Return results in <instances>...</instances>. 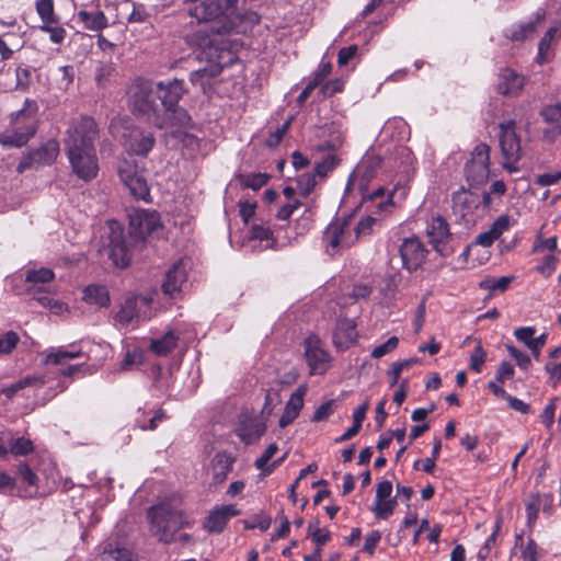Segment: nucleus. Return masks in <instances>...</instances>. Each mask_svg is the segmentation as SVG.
<instances>
[{
  "mask_svg": "<svg viewBox=\"0 0 561 561\" xmlns=\"http://www.w3.org/2000/svg\"><path fill=\"white\" fill-rule=\"evenodd\" d=\"M160 227V217L157 211L135 210L129 215V234H124L122 225L116 220H110L106 225L104 247L108 250V256L114 265L125 268L130 263L131 248L142 243L148 236Z\"/></svg>",
  "mask_w": 561,
  "mask_h": 561,
  "instance_id": "1",
  "label": "nucleus"
},
{
  "mask_svg": "<svg viewBox=\"0 0 561 561\" xmlns=\"http://www.w3.org/2000/svg\"><path fill=\"white\" fill-rule=\"evenodd\" d=\"M98 133L95 121L90 116H81L72 122L65 139V148L72 170L85 182L96 178L99 172L94 148Z\"/></svg>",
  "mask_w": 561,
  "mask_h": 561,
  "instance_id": "2",
  "label": "nucleus"
},
{
  "mask_svg": "<svg viewBox=\"0 0 561 561\" xmlns=\"http://www.w3.org/2000/svg\"><path fill=\"white\" fill-rule=\"evenodd\" d=\"M147 516L151 533L164 543L176 541L179 530L188 525L176 497H168L151 506Z\"/></svg>",
  "mask_w": 561,
  "mask_h": 561,
  "instance_id": "3",
  "label": "nucleus"
},
{
  "mask_svg": "<svg viewBox=\"0 0 561 561\" xmlns=\"http://www.w3.org/2000/svg\"><path fill=\"white\" fill-rule=\"evenodd\" d=\"M238 0H204L188 9V15L198 23H214L211 32L225 34L231 32L240 22L237 13Z\"/></svg>",
  "mask_w": 561,
  "mask_h": 561,
  "instance_id": "4",
  "label": "nucleus"
},
{
  "mask_svg": "<svg viewBox=\"0 0 561 561\" xmlns=\"http://www.w3.org/2000/svg\"><path fill=\"white\" fill-rule=\"evenodd\" d=\"M156 95L154 83L149 80L137 79L128 91V103L133 114L144 118L158 128H164L160 103Z\"/></svg>",
  "mask_w": 561,
  "mask_h": 561,
  "instance_id": "5",
  "label": "nucleus"
},
{
  "mask_svg": "<svg viewBox=\"0 0 561 561\" xmlns=\"http://www.w3.org/2000/svg\"><path fill=\"white\" fill-rule=\"evenodd\" d=\"M37 112L36 102L26 99L24 107L11 114V127L0 134V144L9 148L25 146L37 131Z\"/></svg>",
  "mask_w": 561,
  "mask_h": 561,
  "instance_id": "6",
  "label": "nucleus"
},
{
  "mask_svg": "<svg viewBox=\"0 0 561 561\" xmlns=\"http://www.w3.org/2000/svg\"><path fill=\"white\" fill-rule=\"evenodd\" d=\"M156 95L160 103L164 126L180 125L186 126L191 122L190 115L179 106V102L185 93L182 80L173 79L169 82H158L154 84Z\"/></svg>",
  "mask_w": 561,
  "mask_h": 561,
  "instance_id": "7",
  "label": "nucleus"
},
{
  "mask_svg": "<svg viewBox=\"0 0 561 561\" xmlns=\"http://www.w3.org/2000/svg\"><path fill=\"white\" fill-rule=\"evenodd\" d=\"M500 147L504 158L503 168L514 173L518 171L516 163L522 158L520 138L516 133V122L514 119L504 121L499 124Z\"/></svg>",
  "mask_w": 561,
  "mask_h": 561,
  "instance_id": "8",
  "label": "nucleus"
},
{
  "mask_svg": "<svg viewBox=\"0 0 561 561\" xmlns=\"http://www.w3.org/2000/svg\"><path fill=\"white\" fill-rule=\"evenodd\" d=\"M118 175L129 193L137 199L147 201L150 190L144 172L139 170L135 160H123L118 165Z\"/></svg>",
  "mask_w": 561,
  "mask_h": 561,
  "instance_id": "9",
  "label": "nucleus"
},
{
  "mask_svg": "<svg viewBox=\"0 0 561 561\" xmlns=\"http://www.w3.org/2000/svg\"><path fill=\"white\" fill-rule=\"evenodd\" d=\"M430 244L440 256H449L454 253V234L447 220L440 216L432 217L426 228Z\"/></svg>",
  "mask_w": 561,
  "mask_h": 561,
  "instance_id": "10",
  "label": "nucleus"
},
{
  "mask_svg": "<svg viewBox=\"0 0 561 561\" xmlns=\"http://www.w3.org/2000/svg\"><path fill=\"white\" fill-rule=\"evenodd\" d=\"M490 173V147L480 142L471 153L470 160L465 165V174L470 185L484 183Z\"/></svg>",
  "mask_w": 561,
  "mask_h": 561,
  "instance_id": "11",
  "label": "nucleus"
},
{
  "mask_svg": "<svg viewBox=\"0 0 561 561\" xmlns=\"http://www.w3.org/2000/svg\"><path fill=\"white\" fill-rule=\"evenodd\" d=\"M305 357L311 375H323L330 368L331 356L318 335H309L304 343Z\"/></svg>",
  "mask_w": 561,
  "mask_h": 561,
  "instance_id": "12",
  "label": "nucleus"
},
{
  "mask_svg": "<svg viewBox=\"0 0 561 561\" xmlns=\"http://www.w3.org/2000/svg\"><path fill=\"white\" fill-rule=\"evenodd\" d=\"M59 153V144L56 140H49L37 149L30 151L25 154L18 164V172L38 168L53 163Z\"/></svg>",
  "mask_w": 561,
  "mask_h": 561,
  "instance_id": "13",
  "label": "nucleus"
},
{
  "mask_svg": "<svg viewBox=\"0 0 561 561\" xmlns=\"http://www.w3.org/2000/svg\"><path fill=\"white\" fill-rule=\"evenodd\" d=\"M350 224L351 217L336 218L325 229L323 240L333 251L348 249L354 243L350 231Z\"/></svg>",
  "mask_w": 561,
  "mask_h": 561,
  "instance_id": "14",
  "label": "nucleus"
},
{
  "mask_svg": "<svg viewBox=\"0 0 561 561\" xmlns=\"http://www.w3.org/2000/svg\"><path fill=\"white\" fill-rule=\"evenodd\" d=\"M403 267L414 272L422 266L428 253L425 245L416 237L404 239L399 249Z\"/></svg>",
  "mask_w": 561,
  "mask_h": 561,
  "instance_id": "15",
  "label": "nucleus"
},
{
  "mask_svg": "<svg viewBox=\"0 0 561 561\" xmlns=\"http://www.w3.org/2000/svg\"><path fill=\"white\" fill-rule=\"evenodd\" d=\"M526 77L511 68H502L497 75L496 91L499 94L513 98L519 95L526 84Z\"/></svg>",
  "mask_w": 561,
  "mask_h": 561,
  "instance_id": "16",
  "label": "nucleus"
},
{
  "mask_svg": "<svg viewBox=\"0 0 561 561\" xmlns=\"http://www.w3.org/2000/svg\"><path fill=\"white\" fill-rule=\"evenodd\" d=\"M240 511L233 504L216 506L206 517L203 526L209 533H221L230 518L238 516Z\"/></svg>",
  "mask_w": 561,
  "mask_h": 561,
  "instance_id": "17",
  "label": "nucleus"
},
{
  "mask_svg": "<svg viewBox=\"0 0 561 561\" xmlns=\"http://www.w3.org/2000/svg\"><path fill=\"white\" fill-rule=\"evenodd\" d=\"M156 138L152 133L131 128L125 138V147L131 153L146 157L153 148Z\"/></svg>",
  "mask_w": 561,
  "mask_h": 561,
  "instance_id": "18",
  "label": "nucleus"
},
{
  "mask_svg": "<svg viewBox=\"0 0 561 561\" xmlns=\"http://www.w3.org/2000/svg\"><path fill=\"white\" fill-rule=\"evenodd\" d=\"M187 279L186 265L183 260L175 262L165 273L162 283V291L164 295L174 297L182 289Z\"/></svg>",
  "mask_w": 561,
  "mask_h": 561,
  "instance_id": "19",
  "label": "nucleus"
},
{
  "mask_svg": "<svg viewBox=\"0 0 561 561\" xmlns=\"http://www.w3.org/2000/svg\"><path fill=\"white\" fill-rule=\"evenodd\" d=\"M266 432L264 422L253 417L243 416L237 428V435L247 445L256 443Z\"/></svg>",
  "mask_w": 561,
  "mask_h": 561,
  "instance_id": "20",
  "label": "nucleus"
},
{
  "mask_svg": "<svg viewBox=\"0 0 561 561\" xmlns=\"http://www.w3.org/2000/svg\"><path fill=\"white\" fill-rule=\"evenodd\" d=\"M451 201L454 213L460 215L467 221H469L467 216L472 215L480 203L478 195L466 191L463 187L453 193Z\"/></svg>",
  "mask_w": 561,
  "mask_h": 561,
  "instance_id": "21",
  "label": "nucleus"
},
{
  "mask_svg": "<svg viewBox=\"0 0 561 561\" xmlns=\"http://www.w3.org/2000/svg\"><path fill=\"white\" fill-rule=\"evenodd\" d=\"M357 337L355 323L350 319H340L333 333V343L337 348H348Z\"/></svg>",
  "mask_w": 561,
  "mask_h": 561,
  "instance_id": "22",
  "label": "nucleus"
},
{
  "mask_svg": "<svg viewBox=\"0 0 561 561\" xmlns=\"http://www.w3.org/2000/svg\"><path fill=\"white\" fill-rule=\"evenodd\" d=\"M55 277L53 270L42 267L39 270H30L26 272L25 282L27 294H41L47 291L46 284L50 283Z\"/></svg>",
  "mask_w": 561,
  "mask_h": 561,
  "instance_id": "23",
  "label": "nucleus"
},
{
  "mask_svg": "<svg viewBox=\"0 0 561 561\" xmlns=\"http://www.w3.org/2000/svg\"><path fill=\"white\" fill-rule=\"evenodd\" d=\"M234 461L236 458L226 451L218 453L214 456L211 460L214 484H220L227 479L228 474L232 471Z\"/></svg>",
  "mask_w": 561,
  "mask_h": 561,
  "instance_id": "24",
  "label": "nucleus"
},
{
  "mask_svg": "<svg viewBox=\"0 0 561 561\" xmlns=\"http://www.w3.org/2000/svg\"><path fill=\"white\" fill-rule=\"evenodd\" d=\"M305 393L306 389L299 388L295 393L291 394L289 401L285 407V411L279 419V427L284 428L288 426L299 415V412L304 407Z\"/></svg>",
  "mask_w": 561,
  "mask_h": 561,
  "instance_id": "25",
  "label": "nucleus"
},
{
  "mask_svg": "<svg viewBox=\"0 0 561 561\" xmlns=\"http://www.w3.org/2000/svg\"><path fill=\"white\" fill-rule=\"evenodd\" d=\"M222 67L216 64L209 65L191 73L192 84L199 87L204 93L211 87L213 81L221 73Z\"/></svg>",
  "mask_w": 561,
  "mask_h": 561,
  "instance_id": "26",
  "label": "nucleus"
},
{
  "mask_svg": "<svg viewBox=\"0 0 561 561\" xmlns=\"http://www.w3.org/2000/svg\"><path fill=\"white\" fill-rule=\"evenodd\" d=\"M78 20L83 24L84 28L92 32H102L108 26V21L103 11L89 12L80 10L77 13Z\"/></svg>",
  "mask_w": 561,
  "mask_h": 561,
  "instance_id": "27",
  "label": "nucleus"
},
{
  "mask_svg": "<svg viewBox=\"0 0 561 561\" xmlns=\"http://www.w3.org/2000/svg\"><path fill=\"white\" fill-rule=\"evenodd\" d=\"M141 301L144 305H148V300L145 297H129L122 305L119 311L116 313L115 319L121 324L125 325L133 322L135 319H138V301Z\"/></svg>",
  "mask_w": 561,
  "mask_h": 561,
  "instance_id": "28",
  "label": "nucleus"
},
{
  "mask_svg": "<svg viewBox=\"0 0 561 561\" xmlns=\"http://www.w3.org/2000/svg\"><path fill=\"white\" fill-rule=\"evenodd\" d=\"M546 18V11L540 9L535 13V19L523 23L518 26L517 30L513 31L508 37L512 41H525L529 37H533L534 34L537 32V24L542 22Z\"/></svg>",
  "mask_w": 561,
  "mask_h": 561,
  "instance_id": "29",
  "label": "nucleus"
},
{
  "mask_svg": "<svg viewBox=\"0 0 561 561\" xmlns=\"http://www.w3.org/2000/svg\"><path fill=\"white\" fill-rule=\"evenodd\" d=\"M82 299L98 307H106L111 301L108 290L102 285L87 286L83 290Z\"/></svg>",
  "mask_w": 561,
  "mask_h": 561,
  "instance_id": "30",
  "label": "nucleus"
},
{
  "mask_svg": "<svg viewBox=\"0 0 561 561\" xmlns=\"http://www.w3.org/2000/svg\"><path fill=\"white\" fill-rule=\"evenodd\" d=\"M45 383L44 376H26L11 386L3 388L1 393H3L8 399H12L18 392L27 388V387H41Z\"/></svg>",
  "mask_w": 561,
  "mask_h": 561,
  "instance_id": "31",
  "label": "nucleus"
},
{
  "mask_svg": "<svg viewBox=\"0 0 561 561\" xmlns=\"http://www.w3.org/2000/svg\"><path fill=\"white\" fill-rule=\"evenodd\" d=\"M176 344L178 336L174 332L169 331L160 339L152 340L150 350L159 356H165L176 347Z\"/></svg>",
  "mask_w": 561,
  "mask_h": 561,
  "instance_id": "32",
  "label": "nucleus"
},
{
  "mask_svg": "<svg viewBox=\"0 0 561 561\" xmlns=\"http://www.w3.org/2000/svg\"><path fill=\"white\" fill-rule=\"evenodd\" d=\"M35 9L43 23L42 25L59 24L60 18L55 12L54 0H37Z\"/></svg>",
  "mask_w": 561,
  "mask_h": 561,
  "instance_id": "33",
  "label": "nucleus"
},
{
  "mask_svg": "<svg viewBox=\"0 0 561 561\" xmlns=\"http://www.w3.org/2000/svg\"><path fill=\"white\" fill-rule=\"evenodd\" d=\"M102 561H137L134 553L127 548H110L102 553Z\"/></svg>",
  "mask_w": 561,
  "mask_h": 561,
  "instance_id": "34",
  "label": "nucleus"
},
{
  "mask_svg": "<svg viewBox=\"0 0 561 561\" xmlns=\"http://www.w3.org/2000/svg\"><path fill=\"white\" fill-rule=\"evenodd\" d=\"M340 163V159L334 154H328L322 161L316 163L313 173L324 179L332 172Z\"/></svg>",
  "mask_w": 561,
  "mask_h": 561,
  "instance_id": "35",
  "label": "nucleus"
},
{
  "mask_svg": "<svg viewBox=\"0 0 561 561\" xmlns=\"http://www.w3.org/2000/svg\"><path fill=\"white\" fill-rule=\"evenodd\" d=\"M316 176L317 175L313 172L312 173L307 172L297 178V180H296L297 187L304 197L309 196L310 193L316 187V185H317Z\"/></svg>",
  "mask_w": 561,
  "mask_h": 561,
  "instance_id": "36",
  "label": "nucleus"
},
{
  "mask_svg": "<svg viewBox=\"0 0 561 561\" xmlns=\"http://www.w3.org/2000/svg\"><path fill=\"white\" fill-rule=\"evenodd\" d=\"M81 355L80 351H66L62 348H59L55 352L48 353L45 357L46 364H53V365H59L64 363L66 359H75Z\"/></svg>",
  "mask_w": 561,
  "mask_h": 561,
  "instance_id": "37",
  "label": "nucleus"
},
{
  "mask_svg": "<svg viewBox=\"0 0 561 561\" xmlns=\"http://www.w3.org/2000/svg\"><path fill=\"white\" fill-rule=\"evenodd\" d=\"M129 3V1H126ZM131 11L127 16L128 23H145L149 20L150 13L142 3L130 2Z\"/></svg>",
  "mask_w": 561,
  "mask_h": 561,
  "instance_id": "38",
  "label": "nucleus"
},
{
  "mask_svg": "<svg viewBox=\"0 0 561 561\" xmlns=\"http://www.w3.org/2000/svg\"><path fill=\"white\" fill-rule=\"evenodd\" d=\"M9 453L15 456H25L34 450L33 442L25 437H20L11 442Z\"/></svg>",
  "mask_w": 561,
  "mask_h": 561,
  "instance_id": "39",
  "label": "nucleus"
},
{
  "mask_svg": "<svg viewBox=\"0 0 561 561\" xmlns=\"http://www.w3.org/2000/svg\"><path fill=\"white\" fill-rule=\"evenodd\" d=\"M397 505V500L389 499V500H381L380 502L375 501V507L374 513L377 518L379 519H387L390 515H392L394 507Z\"/></svg>",
  "mask_w": 561,
  "mask_h": 561,
  "instance_id": "40",
  "label": "nucleus"
},
{
  "mask_svg": "<svg viewBox=\"0 0 561 561\" xmlns=\"http://www.w3.org/2000/svg\"><path fill=\"white\" fill-rule=\"evenodd\" d=\"M308 536L317 546L321 547L330 540V533L319 527V522L310 523L308 526Z\"/></svg>",
  "mask_w": 561,
  "mask_h": 561,
  "instance_id": "41",
  "label": "nucleus"
},
{
  "mask_svg": "<svg viewBox=\"0 0 561 561\" xmlns=\"http://www.w3.org/2000/svg\"><path fill=\"white\" fill-rule=\"evenodd\" d=\"M542 119L550 125H561V104H553L543 107L540 112Z\"/></svg>",
  "mask_w": 561,
  "mask_h": 561,
  "instance_id": "42",
  "label": "nucleus"
},
{
  "mask_svg": "<svg viewBox=\"0 0 561 561\" xmlns=\"http://www.w3.org/2000/svg\"><path fill=\"white\" fill-rule=\"evenodd\" d=\"M20 341L19 335L14 331H8L0 335V354H10Z\"/></svg>",
  "mask_w": 561,
  "mask_h": 561,
  "instance_id": "43",
  "label": "nucleus"
},
{
  "mask_svg": "<svg viewBox=\"0 0 561 561\" xmlns=\"http://www.w3.org/2000/svg\"><path fill=\"white\" fill-rule=\"evenodd\" d=\"M39 30L49 34V39L54 44H61L67 35L66 30L59 24H46L41 25Z\"/></svg>",
  "mask_w": 561,
  "mask_h": 561,
  "instance_id": "44",
  "label": "nucleus"
},
{
  "mask_svg": "<svg viewBox=\"0 0 561 561\" xmlns=\"http://www.w3.org/2000/svg\"><path fill=\"white\" fill-rule=\"evenodd\" d=\"M278 446L273 443L267 446L263 455L255 460V467L256 469L262 471L263 476H266V469L270 466V460L274 457V455L277 453Z\"/></svg>",
  "mask_w": 561,
  "mask_h": 561,
  "instance_id": "45",
  "label": "nucleus"
},
{
  "mask_svg": "<svg viewBox=\"0 0 561 561\" xmlns=\"http://www.w3.org/2000/svg\"><path fill=\"white\" fill-rule=\"evenodd\" d=\"M268 181V176L265 173H253L244 176L241 184L244 187L252 188L253 191L260 190Z\"/></svg>",
  "mask_w": 561,
  "mask_h": 561,
  "instance_id": "46",
  "label": "nucleus"
},
{
  "mask_svg": "<svg viewBox=\"0 0 561 561\" xmlns=\"http://www.w3.org/2000/svg\"><path fill=\"white\" fill-rule=\"evenodd\" d=\"M506 350L508 354L516 360V364L519 366V368L527 370L531 366V359L529 355L522 352L516 346L506 344Z\"/></svg>",
  "mask_w": 561,
  "mask_h": 561,
  "instance_id": "47",
  "label": "nucleus"
},
{
  "mask_svg": "<svg viewBox=\"0 0 561 561\" xmlns=\"http://www.w3.org/2000/svg\"><path fill=\"white\" fill-rule=\"evenodd\" d=\"M540 505L541 499L538 494L529 496L528 501L526 502V514L529 525L537 520Z\"/></svg>",
  "mask_w": 561,
  "mask_h": 561,
  "instance_id": "48",
  "label": "nucleus"
},
{
  "mask_svg": "<svg viewBox=\"0 0 561 561\" xmlns=\"http://www.w3.org/2000/svg\"><path fill=\"white\" fill-rule=\"evenodd\" d=\"M486 360V353L480 342H478L474 351L470 355V368L476 373H480Z\"/></svg>",
  "mask_w": 561,
  "mask_h": 561,
  "instance_id": "49",
  "label": "nucleus"
},
{
  "mask_svg": "<svg viewBox=\"0 0 561 561\" xmlns=\"http://www.w3.org/2000/svg\"><path fill=\"white\" fill-rule=\"evenodd\" d=\"M399 339L397 336L389 337L385 343L376 346L371 352L373 358H381L398 347Z\"/></svg>",
  "mask_w": 561,
  "mask_h": 561,
  "instance_id": "50",
  "label": "nucleus"
},
{
  "mask_svg": "<svg viewBox=\"0 0 561 561\" xmlns=\"http://www.w3.org/2000/svg\"><path fill=\"white\" fill-rule=\"evenodd\" d=\"M535 333V327H519L514 331V335L517 341L523 343L527 348L533 345Z\"/></svg>",
  "mask_w": 561,
  "mask_h": 561,
  "instance_id": "51",
  "label": "nucleus"
},
{
  "mask_svg": "<svg viewBox=\"0 0 561 561\" xmlns=\"http://www.w3.org/2000/svg\"><path fill=\"white\" fill-rule=\"evenodd\" d=\"M513 280V276H502L497 279H486L481 283V287L491 289V290H500L504 291L508 288L510 284Z\"/></svg>",
  "mask_w": 561,
  "mask_h": 561,
  "instance_id": "52",
  "label": "nucleus"
},
{
  "mask_svg": "<svg viewBox=\"0 0 561 561\" xmlns=\"http://www.w3.org/2000/svg\"><path fill=\"white\" fill-rule=\"evenodd\" d=\"M334 400H328L323 402L321 405H319L316 409L313 416L311 417V421L321 422L327 420L334 411Z\"/></svg>",
  "mask_w": 561,
  "mask_h": 561,
  "instance_id": "53",
  "label": "nucleus"
},
{
  "mask_svg": "<svg viewBox=\"0 0 561 561\" xmlns=\"http://www.w3.org/2000/svg\"><path fill=\"white\" fill-rule=\"evenodd\" d=\"M552 58L551 42L542 37L538 45L537 62L542 65Z\"/></svg>",
  "mask_w": 561,
  "mask_h": 561,
  "instance_id": "54",
  "label": "nucleus"
},
{
  "mask_svg": "<svg viewBox=\"0 0 561 561\" xmlns=\"http://www.w3.org/2000/svg\"><path fill=\"white\" fill-rule=\"evenodd\" d=\"M293 118H289L287 122H285L280 127H278L274 133H272L266 140V145L268 147H276L282 141L283 137L287 133Z\"/></svg>",
  "mask_w": 561,
  "mask_h": 561,
  "instance_id": "55",
  "label": "nucleus"
},
{
  "mask_svg": "<svg viewBox=\"0 0 561 561\" xmlns=\"http://www.w3.org/2000/svg\"><path fill=\"white\" fill-rule=\"evenodd\" d=\"M511 227V217L501 215L491 225L490 229L500 238Z\"/></svg>",
  "mask_w": 561,
  "mask_h": 561,
  "instance_id": "56",
  "label": "nucleus"
},
{
  "mask_svg": "<svg viewBox=\"0 0 561 561\" xmlns=\"http://www.w3.org/2000/svg\"><path fill=\"white\" fill-rule=\"evenodd\" d=\"M302 203L300 201L294 199L285 205H283L276 214V218L279 220H288L293 213L298 209Z\"/></svg>",
  "mask_w": 561,
  "mask_h": 561,
  "instance_id": "57",
  "label": "nucleus"
},
{
  "mask_svg": "<svg viewBox=\"0 0 561 561\" xmlns=\"http://www.w3.org/2000/svg\"><path fill=\"white\" fill-rule=\"evenodd\" d=\"M557 261L553 254H548L545 256L542 263L537 266V271L543 276L549 277L556 270Z\"/></svg>",
  "mask_w": 561,
  "mask_h": 561,
  "instance_id": "58",
  "label": "nucleus"
},
{
  "mask_svg": "<svg viewBox=\"0 0 561 561\" xmlns=\"http://www.w3.org/2000/svg\"><path fill=\"white\" fill-rule=\"evenodd\" d=\"M256 204L248 201L239 202V214L244 221V224H249L250 219L255 215Z\"/></svg>",
  "mask_w": 561,
  "mask_h": 561,
  "instance_id": "59",
  "label": "nucleus"
},
{
  "mask_svg": "<svg viewBox=\"0 0 561 561\" xmlns=\"http://www.w3.org/2000/svg\"><path fill=\"white\" fill-rule=\"evenodd\" d=\"M557 402H558V399L554 398L550 401V403L548 405L545 407L541 415H540V419H541V422L547 426V427H550L552 424H553V421H554V412H556V409H557Z\"/></svg>",
  "mask_w": 561,
  "mask_h": 561,
  "instance_id": "60",
  "label": "nucleus"
},
{
  "mask_svg": "<svg viewBox=\"0 0 561 561\" xmlns=\"http://www.w3.org/2000/svg\"><path fill=\"white\" fill-rule=\"evenodd\" d=\"M31 70L27 68L16 69V89L25 91L31 83Z\"/></svg>",
  "mask_w": 561,
  "mask_h": 561,
  "instance_id": "61",
  "label": "nucleus"
},
{
  "mask_svg": "<svg viewBox=\"0 0 561 561\" xmlns=\"http://www.w3.org/2000/svg\"><path fill=\"white\" fill-rule=\"evenodd\" d=\"M357 45H350L340 49L337 55V62L340 66H345L357 54Z\"/></svg>",
  "mask_w": 561,
  "mask_h": 561,
  "instance_id": "62",
  "label": "nucleus"
},
{
  "mask_svg": "<svg viewBox=\"0 0 561 561\" xmlns=\"http://www.w3.org/2000/svg\"><path fill=\"white\" fill-rule=\"evenodd\" d=\"M392 493V483L388 480L381 481L377 484L376 489V502H380L381 500H389Z\"/></svg>",
  "mask_w": 561,
  "mask_h": 561,
  "instance_id": "63",
  "label": "nucleus"
},
{
  "mask_svg": "<svg viewBox=\"0 0 561 561\" xmlns=\"http://www.w3.org/2000/svg\"><path fill=\"white\" fill-rule=\"evenodd\" d=\"M22 481L27 483L28 485H35L38 478L36 473L26 465H20L18 470Z\"/></svg>",
  "mask_w": 561,
  "mask_h": 561,
  "instance_id": "64",
  "label": "nucleus"
}]
</instances>
